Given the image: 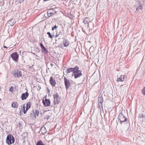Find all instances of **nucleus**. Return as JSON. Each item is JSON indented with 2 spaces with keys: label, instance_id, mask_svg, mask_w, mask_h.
<instances>
[{
  "label": "nucleus",
  "instance_id": "obj_1",
  "mask_svg": "<svg viewBox=\"0 0 145 145\" xmlns=\"http://www.w3.org/2000/svg\"><path fill=\"white\" fill-rule=\"evenodd\" d=\"M79 67L77 66H76L73 68V76L75 79L80 77L82 75L81 70H79Z\"/></svg>",
  "mask_w": 145,
  "mask_h": 145
},
{
  "label": "nucleus",
  "instance_id": "obj_2",
  "mask_svg": "<svg viewBox=\"0 0 145 145\" xmlns=\"http://www.w3.org/2000/svg\"><path fill=\"white\" fill-rule=\"evenodd\" d=\"M119 120L120 121L121 124L124 125L128 123L129 121L128 119L126 118L122 113H120L118 117Z\"/></svg>",
  "mask_w": 145,
  "mask_h": 145
},
{
  "label": "nucleus",
  "instance_id": "obj_3",
  "mask_svg": "<svg viewBox=\"0 0 145 145\" xmlns=\"http://www.w3.org/2000/svg\"><path fill=\"white\" fill-rule=\"evenodd\" d=\"M14 142V138L13 136L11 135H8L7 136L6 142L8 144H11Z\"/></svg>",
  "mask_w": 145,
  "mask_h": 145
},
{
  "label": "nucleus",
  "instance_id": "obj_4",
  "mask_svg": "<svg viewBox=\"0 0 145 145\" xmlns=\"http://www.w3.org/2000/svg\"><path fill=\"white\" fill-rule=\"evenodd\" d=\"M54 103L55 104H58L60 102V97L57 93L54 94L53 95Z\"/></svg>",
  "mask_w": 145,
  "mask_h": 145
},
{
  "label": "nucleus",
  "instance_id": "obj_5",
  "mask_svg": "<svg viewBox=\"0 0 145 145\" xmlns=\"http://www.w3.org/2000/svg\"><path fill=\"white\" fill-rule=\"evenodd\" d=\"M14 72V76L15 77L19 78L22 76V74L20 71L16 70Z\"/></svg>",
  "mask_w": 145,
  "mask_h": 145
},
{
  "label": "nucleus",
  "instance_id": "obj_6",
  "mask_svg": "<svg viewBox=\"0 0 145 145\" xmlns=\"http://www.w3.org/2000/svg\"><path fill=\"white\" fill-rule=\"evenodd\" d=\"M11 57L15 61H16L18 57V55L16 52H15L11 55Z\"/></svg>",
  "mask_w": 145,
  "mask_h": 145
},
{
  "label": "nucleus",
  "instance_id": "obj_7",
  "mask_svg": "<svg viewBox=\"0 0 145 145\" xmlns=\"http://www.w3.org/2000/svg\"><path fill=\"white\" fill-rule=\"evenodd\" d=\"M65 84L66 89L68 88L70 86V84L69 80L65 78H64Z\"/></svg>",
  "mask_w": 145,
  "mask_h": 145
},
{
  "label": "nucleus",
  "instance_id": "obj_8",
  "mask_svg": "<svg viewBox=\"0 0 145 145\" xmlns=\"http://www.w3.org/2000/svg\"><path fill=\"white\" fill-rule=\"evenodd\" d=\"M29 95V93L28 92H26L25 93H22L21 96V98L22 100H25L27 97Z\"/></svg>",
  "mask_w": 145,
  "mask_h": 145
},
{
  "label": "nucleus",
  "instance_id": "obj_9",
  "mask_svg": "<svg viewBox=\"0 0 145 145\" xmlns=\"http://www.w3.org/2000/svg\"><path fill=\"white\" fill-rule=\"evenodd\" d=\"M43 103L45 106H49L50 105V102L49 99H45V101H43Z\"/></svg>",
  "mask_w": 145,
  "mask_h": 145
},
{
  "label": "nucleus",
  "instance_id": "obj_10",
  "mask_svg": "<svg viewBox=\"0 0 145 145\" xmlns=\"http://www.w3.org/2000/svg\"><path fill=\"white\" fill-rule=\"evenodd\" d=\"M50 82L51 85L53 86H55L56 84L55 80L52 77H51L50 78Z\"/></svg>",
  "mask_w": 145,
  "mask_h": 145
},
{
  "label": "nucleus",
  "instance_id": "obj_11",
  "mask_svg": "<svg viewBox=\"0 0 145 145\" xmlns=\"http://www.w3.org/2000/svg\"><path fill=\"white\" fill-rule=\"evenodd\" d=\"M125 77V75H121L120 78H117V81L118 82L123 81Z\"/></svg>",
  "mask_w": 145,
  "mask_h": 145
},
{
  "label": "nucleus",
  "instance_id": "obj_12",
  "mask_svg": "<svg viewBox=\"0 0 145 145\" xmlns=\"http://www.w3.org/2000/svg\"><path fill=\"white\" fill-rule=\"evenodd\" d=\"M16 22L14 20H11L8 22V23L10 24V25L11 26H12L14 25V24L16 23Z\"/></svg>",
  "mask_w": 145,
  "mask_h": 145
},
{
  "label": "nucleus",
  "instance_id": "obj_13",
  "mask_svg": "<svg viewBox=\"0 0 145 145\" xmlns=\"http://www.w3.org/2000/svg\"><path fill=\"white\" fill-rule=\"evenodd\" d=\"M18 104L17 102H13L12 104V106L13 108H17L18 107Z\"/></svg>",
  "mask_w": 145,
  "mask_h": 145
},
{
  "label": "nucleus",
  "instance_id": "obj_14",
  "mask_svg": "<svg viewBox=\"0 0 145 145\" xmlns=\"http://www.w3.org/2000/svg\"><path fill=\"white\" fill-rule=\"evenodd\" d=\"M103 99L102 97H99L98 98V103L99 106L102 105Z\"/></svg>",
  "mask_w": 145,
  "mask_h": 145
},
{
  "label": "nucleus",
  "instance_id": "obj_15",
  "mask_svg": "<svg viewBox=\"0 0 145 145\" xmlns=\"http://www.w3.org/2000/svg\"><path fill=\"white\" fill-rule=\"evenodd\" d=\"M42 51L44 54H46L48 52V51L46 48L44 47L41 48Z\"/></svg>",
  "mask_w": 145,
  "mask_h": 145
},
{
  "label": "nucleus",
  "instance_id": "obj_16",
  "mask_svg": "<svg viewBox=\"0 0 145 145\" xmlns=\"http://www.w3.org/2000/svg\"><path fill=\"white\" fill-rule=\"evenodd\" d=\"M31 105V103L30 102H29L26 104V110H27L29 108H30Z\"/></svg>",
  "mask_w": 145,
  "mask_h": 145
},
{
  "label": "nucleus",
  "instance_id": "obj_17",
  "mask_svg": "<svg viewBox=\"0 0 145 145\" xmlns=\"http://www.w3.org/2000/svg\"><path fill=\"white\" fill-rule=\"evenodd\" d=\"M36 145H45L40 140L38 141L36 144Z\"/></svg>",
  "mask_w": 145,
  "mask_h": 145
},
{
  "label": "nucleus",
  "instance_id": "obj_18",
  "mask_svg": "<svg viewBox=\"0 0 145 145\" xmlns=\"http://www.w3.org/2000/svg\"><path fill=\"white\" fill-rule=\"evenodd\" d=\"M69 44V42L67 41L66 40L64 41L63 44L64 46H68Z\"/></svg>",
  "mask_w": 145,
  "mask_h": 145
},
{
  "label": "nucleus",
  "instance_id": "obj_19",
  "mask_svg": "<svg viewBox=\"0 0 145 145\" xmlns=\"http://www.w3.org/2000/svg\"><path fill=\"white\" fill-rule=\"evenodd\" d=\"M35 112L34 113V116H38L39 114V112L37 110H35Z\"/></svg>",
  "mask_w": 145,
  "mask_h": 145
},
{
  "label": "nucleus",
  "instance_id": "obj_20",
  "mask_svg": "<svg viewBox=\"0 0 145 145\" xmlns=\"http://www.w3.org/2000/svg\"><path fill=\"white\" fill-rule=\"evenodd\" d=\"M139 117L140 118L142 119L143 121V120H144V121H145V116H144L142 114V115L141 116L140 115Z\"/></svg>",
  "mask_w": 145,
  "mask_h": 145
},
{
  "label": "nucleus",
  "instance_id": "obj_21",
  "mask_svg": "<svg viewBox=\"0 0 145 145\" xmlns=\"http://www.w3.org/2000/svg\"><path fill=\"white\" fill-rule=\"evenodd\" d=\"M142 9V6L141 5L139 7L136 8L137 11H139L140 10H141Z\"/></svg>",
  "mask_w": 145,
  "mask_h": 145
},
{
  "label": "nucleus",
  "instance_id": "obj_22",
  "mask_svg": "<svg viewBox=\"0 0 145 145\" xmlns=\"http://www.w3.org/2000/svg\"><path fill=\"white\" fill-rule=\"evenodd\" d=\"M94 49V47L93 46H91L89 48V51L90 52H93Z\"/></svg>",
  "mask_w": 145,
  "mask_h": 145
},
{
  "label": "nucleus",
  "instance_id": "obj_23",
  "mask_svg": "<svg viewBox=\"0 0 145 145\" xmlns=\"http://www.w3.org/2000/svg\"><path fill=\"white\" fill-rule=\"evenodd\" d=\"M72 71V68H69L67 69V73H70Z\"/></svg>",
  "mask_w": 145,
  "mask_h": 145
},
{
  "label": "nucleus",
  "instance_id": "obj_24",
  "mask_svg": "<svg viewBox=\"0 0 145 145\" xmlns=\"http://www.w3.org/2000/svg\"><path fill=\"white\" fill-rule=\"evenodd\" d=\"M23 110L24 111V114H25L26 113L27 110H25V106L24 105L23 106Z\"/></svg>",
  "mask_w": 145,
  "mask_h": 145
},
{
  "label": "nucleus",
  "instance_id": "obj_25",
  "mask_svg": "<svg viewBox=\"0 0 145 145\" xmlns=\"http://www.w3.org/2000/svg\"><path fill=\"white\" fill-rule=\"evenodd\" d=\"M74 59L76 61H77L78 60V57L77 56H75L74 57Z\"/></svg>",
  "mask_w": 145,
  "mask_h": 145
},
{
  "label": "nucleus",
  "instance_id": "obj_26",
  "mask_svg": "<svg viewBox=\"0 0 145 145\" xmlns=\"http://www.w3.org/2000/svg\"><path fill=\"white\" fill-rule=\"evenodd\" d=\"M47 34L48 35L49 37H50V38H52L53 37L52 35H51L50 32H48L47 33Z\"/></svg>",
  "mask_w": 145,
  "mask_h": 145
},
{
  "label": "nucleus",
  "instance_id": "obj_27",
  "mask_svg": "<svg viewBox=\"0 0 145 145\" xmlns=\"http://www.w3.org/2000/svg\"><path fill=\"white\" fill-rule=\"evenodd\" d=\"M50 11H48L47 12L48 16H50L52 14V13L51 12H49Z\"/></svg>",
  "mask_w": 145,
  "mask_h": 145
},
{
  "label": "nucleus",
  "instance_id": "obj_28",
  "mask_svg": "<svg viewBox=\"0 0 145 145\" xmlns=\"http://www.w3.org/2000/svg\"><path fill=\"white\" fill-rule=\"evenodd\" d=\"M142 93L144 95H145V87L142 90Z\"/></svg>",
  "mask_w": 145,
  "mask_h": 145
},
{
  "label": "nucleus",
  "instance_id": "obj_29",
  "mask_svg": "<svg viewBox=\"0 0 145 145\" xmlns=\"http://www.w3.org/2000/svg\"><path fill=\"white\" fill-rule=\"evenodd\" d=\"M14 88L13 87H11L9 91H10L12 92L13 91V90Z\"/></svg>",
  "mask_w": 145,
  "mask_h": 145
},
{
  "label": "nucleus",
  "instance_id": "obj_30",
  "mask_svg": "<svg viewBox=\"0 0 145 145\" xmlns=\"http://www.w3.org/2000/svg\"><path fill=\"white\" fill-rule=\"evenodd\" d=\"M57 27V26L56 25H55L54 27H52V30H54V29H56Z\"/></svg>",
  "mask_w": 145,
  "mask_h": 145
},
{
  "label": "nucleus",
  "instance_id": "obj_31",
  "mask_svg": "<svg viewBox=\"0 0 145 145\" xmlns=\"http://www.w3.org/2000/svg\"><path fill=\"white\" fill-rule=\"evenodd\" d=\"M50 117V116L49 115H48L46 116V117L45 118H47V119H48Z\"/></svg>",
  "mask_w": 145,
  "mask_h": 145
},
{
  "label": "nucleus",
  "instance_id": "obj_32",
  "mask_svg": "<svg viewBox=\"0 0 145 145\" xmlns=\"http://www.w3.org/2000/svg\"><path fill=\"white\" fill-rule=\"evenodd\" d=\"M18 1L20 3H22L24 1V0H18Z\"/></svg>",
  "mask_w": 145,
  "mask_h": 145
},
{
  "label": "nucleus",
  "instance_id": "obj_33",
  "mask_svg": "<svg viewBox=\"0 0 145 145\" xmlns=\"http://www.w3.org/2000/svg\"><path fill=\"white\" fill-rule=\"evenodd\" d=\"M40 46H41V48H42L44 47V46H43V44L42 43L40 44Z\"/></svg>",
  "mask_w": 145,
  "mask_h": 145
},
{
  "label": "nucleus",
  "instance_id": "obj_34",
  "mask_svg": "<svg viewBox=\"0 0 145 145\" xmlns=\"http://www.w3.org/2000/svg\"><path fill=\"white\" fill-rule=\"evenodd\" d=\"M56 34H56V36H55V37H57L58 36H59V34H57V32L56 33Z\"/></svg>",
  "mask_w": 145,
  "mask_h": 145
},
{
  "label": "nucleus",
  "instance_id": "obj_35",
  "mask_svg": "<svg viewBox=\"0 0 145 145\" xmlns=\"http://www.w3.org/2000/svg\"><path fill=\"white\" fill-rule=\"evenodd\" d=\"M4 48H7V47L6 46H4Z\"/></svg>",
  "mask_w": 145,
  "mask_h": 145
},
{
  "label": "nucleus",
  "instance_id": "obj_36",
  "mask_svg": "<svg viewBox=\"0 0 145 145\" xmlns=\"http://www.w3.org/2000/svg\"><path fill=\"white\" fill-rule=\"evenodd\" d=\"M51 65L52 66V67L53 65L51 63Z\"/></svg>",
  "mask_w": 145,
  "mask_h": 145
},
{
  "label": "nucleus",
  "instance_id": "obj_37",
  "mask_svg": "<svg viewBox=\"0 0 145 145\" xmlns=\"http://www.w3.org/2000/svg\"><path fill=\"white\" fill-rule=\"evenodd\" d=\"M71 35H72V33H71Z\"/></svg>",
  "mask_w": 145,
  "mask_h": 145
}]
</instances>
